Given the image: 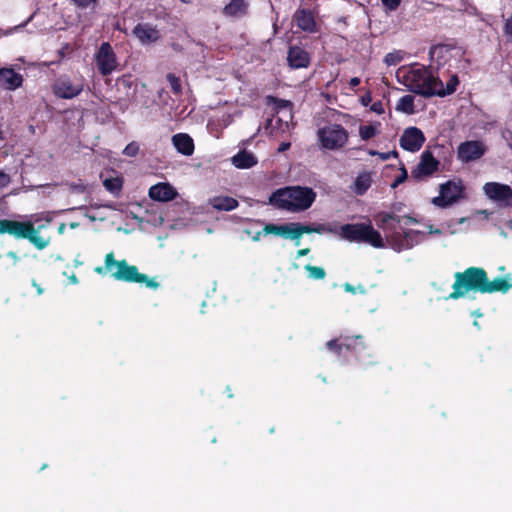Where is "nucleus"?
Listing matches in <instances>:
<instances>
[{"label":"nucleus","mask_w":512,"mask_h":512,"mask_svg":"<svg viewBox=\"0 0 512 512\" xmlns=\"http://www.w3.org/2000/svg\"><path fill=\"white\" fill-rule=\"evenodd\" d=\"M326 347L345 362H350L354 359L363 367H369L377 363L375 356L360 335L340 336L328 341Z\"/></svg>","instance_id":"1"},{"label":"nucleus","mask_w":512,"mask_h":512,"mask_svg":"<svg viewBox=\"0 0 512 512\" xmlns=\"http://www.w3.org/2000/svg\"><path fill=\"white\" fill-rule=\"evenodd\" d=\"M315 198L316 193L310 187L287 186L274 191L269 202L278 209L294 213L309 209Z\"/></svg>","instance_id":"2"},{"label":"nucleus","mask_w":512,"mask_h":512,"mask_svg":"<svg viewBox=\"0 0 512 512\" xmlns=\"http://www.w3.org/2000/svg\"><path fill=\"white\" fill-rule=\"evenodd\" d=\"M95 272L110 275L117 281L127 283H144L146 287L156 290L160 284L153 278H149L146 274L140 273L135 265H130L125 259L116 260L114 253L110 252L105 256V266L96 267Z\"/></svg>","instance_id":"3"},{"label":"nucleus","mask_w":512,"mask_h":512,"mask_svg":"<svg viewBox=\"0 0 512 512\" xmlns=\"http://www.w3.org/2000/svg\"><path fill=\"white\" fill-rule=\"evenodd\" d=\"M487 272L482 267L471 266L463 272H456L455 281L452 285L453 291L448 299H459L469 292H479L484 294V284Z\"/></svg>","instance_id":"4"},{"label":"nucleus","mask_w":512,"mask_h":512,"mask_svg":"<svg viewBox=\"0 0 512 512\" xmlns=\"http://www.w3.org/2000/svg\"><path fill=\"white\" fill-rule=\"evenodd\" d=\"M404 84L409 91L430 98L437 93L436 87L441 86V80L433 75L429 67L419 66L413 67L407 72Z\"/></svg>","instance_id":"5"},{"label":"nucleus","mask_w":512,"mask_h":512,"mask_svg":"<svg viewBox=\"0 0 512 512\" xmlns=\"http://www.w3.org/2000/svg\"><path fill=\"white\" fill-rule=\"evenodd\" d=\"M9 234L17 239H27L38 250H43L49 245V239L38 234L31 221H16L11 219H0V234Z\"/></svg>","instance_id":"6"},{"label":"nucleus","mask_w":512,"mask_h":512,"mask_svg":"<svg viewBox=\"0 0 512 512\" xmlns=\"http://www.w3.org/2000/svg\"><path fill=\"white\" fill-rule=\"evenodd\" d=\"M340 230L341 236L350 242L367 243L375 248L385 246L381 234L371 223L344 224Z\"/></svg>","instance_id":"7"},{"label":"nucleus","mask_w":512,"mask_h":512,"mask_svg":"<svg viewBox=\"0 0 512 512\" xmlns=\"http://www.w3.org/2000/svg\"><path fill=\"white\" fill-rule=\"evenodd\" d=\"M466 198V187L461 178H454L439 185V195L432 198L434 206L446 209Z\"/></svg>","instance_id":"8"},{"label":"nucleus","mask_w":512,"mask_h":512,"mask_svg":"<svg viewBox=\"0 0 512 512\" xmlns=\"http://www.w3.org/2000/svg\"><path fill=\"white\" fill-rule=\"evenodd\" d=\"M85 80L82 76L71 78L63 74L57 77L51 85L54 96L58 99H73L78 97L84 90Z\"/></svg>","instance_id":"9"},{"label":"nucleus","mask_w":512,"mask_h":512,"mask_svg":"<svg viewBox=\"0 0 512 512\" xmlns=\"http://www.w3.org/2000/svg\"><path fill=\"white\" fill-rule=\"evenodd\" d=\"M378 226L384 231H388L387 240L393 250L400 252L402 250H408L409 244L405 242V233L397 231L396 226L390 222L400 223L402 217L394 213H380L378 215Z\"/></svg>","instance_id":"10"},{"label":"nucleus","mask_w":512,"mask_h":512,"mask_svg":"<svg viewBox=\"0 0 512 512\" xmlns=\"http://www.w3.org/2000/svg\"><path fill=\"white\" fill-rule=\"evenodd\" d=\"M348 131L340 124H329L318 130V138L323 148L338 150L348 141Z\"/></svg>","instance_id":"11"},{"label":"nucleus","mask_w":512,"mask_h":512,"mask_svg":"<svg viewBox=\"0 0 512 512\" xmlns=\"http://www.w3.org/2000/svg\"><path fill=\"white\" fill-rule=\"evenodd\" d=\"M440 161L430 150H425L420 156L419 163L412 169L411 177L416 181L426 180L439 171Z\"/></svg>","instance_id":"12"},{"label":"nucleus","mask_w":512,"mask_h":512,"mask_svg":"<svg viewBox=\"0 0 512 512\" xmlns=\"http://www.w3.org/2000/svg\"><path fill=\"white\" fill-rule=\"evenodd\" d=\"M483 190L489 199L499 203L501 207L508 208L512 206V188L509 185L488 182L484 185Z\"/></svg>","instance_id":"13"},{"label":"nucleus","mask_w":512,"mask_h":512,"mask_svg":"<svg viewBox=\"0 0 512 512\" xmlns=\"http://www.w3.org/2000/svg\"><path fill=\"white\" fill-rule=\"evenodd\" d=\"M96 63L102 76L110 75L117 68L116 55L108 42L101 44L96 55Z\"/></svg>","instance_id":"14"},{"label":"nucleus","mask_w":512,"mask_h":512,"mask_svg":"<svg viewBox=\"0 0 512 512\" xmlns=\"http://www.w3.org/2000/svg\"><path fill=\"white\" fill-rule=\"evenodd\" d=\"M485 152L486 147L481 141H465L457 147V158L462 163H469L480 159Z\"/></svg>","instance_id":"15"},{"label":"nucleus","mask_w":512,"mask_h":512,"mask_svg":"<svg viewBox=\"0 0 512 512\" xmlns=\"http://www.w3.org/2000/svg\"><path fill=\"white\" fill-rule=\"evenodd\" d=\"M264 235L273 234L281 236L286 239L296 240V245H299L301 237L298 222H290L286 224L269 223L263 227Z\"/></svg>","instance_id":"16"},{"label":"nucleus","mask_w":512,"mask_h":512,"mask_svg":"<svg viewBox=\"0 0 512 512\" xmlns=\"http://www.w3.org/2000/svg\"><path fill=\"white\" fill-rule=\"evenodd\" d=\"M426 138L424 133L417 127H408L400 137V147L409 152H417L421 149Z\"/></svg>","instance_id":"17"},{"label":"nucleus","mask_w":512,"mask_h":512,"mask_svg":"<svg viewBox=\"0 0 512 512\" xmlns=\"http://www.w3.org/2000/svg\"><path fill=\"white\" fill-rule=\"evenodd\" d=\"M287 63L291 69H302L310 66L311 56L305 48L291 45L287 52Z\"/></svg>","instance_id":"18"},{"label":"nucleus","mask_w":512,"mask_h":512,"mask_svg":"<svg viewBox=\"0 0 512 512\" xmlns=\"http://www.w3.org/2000/svg\"><path fill=\"white\" fill-rule=\"evenodd\" d=\"M293 22L304 32L315 33L317 31L314 15L309 9H297L293 15Z\"/></svg>","instance_id":"19"},{"label":"nucleus","mask_w":512,"mask_h":512,"mask_svg":"<svg viewBox=\"0 0 512 512\" xmlns=\"http://www.w3.org/2000/svg\"><path fill=\"white\" fill-rule=\"evenodd\" d=\"M23 76L14 71L13 68H0V87L5 90L14 91L23 84Z\"/></svg>","instance_id":"20"},{"label":"nucleus","mask_w":512,"mask_h":512,"mask_svg":"<svg viewBox=\"0 0 512 512\" xmlns=\"http://www.w3.org/2000/svg\"><path fill=\"white\" fill-rule=\"evenodd\" d=\"M148 195L154 201L168 202L176 198L177 191L169 183H158L150 187Z\"/></svg>","instance_id":"21"},{"label":"nucleus","mask_w":512,"mask_h":512,"mask_svg":"<svg viewBox=\"0 0 512 512\" xmlns=\"http://www.w3.org/2000/svg\"><path fill=\"white\" fill-rule=\"evenodd\" d=\"M511 275L507 274L503 277H496L492 281L489 280L488 274L485 278L484 294H492L496 292L507 293L512 288L510 283Z\"/></svg>","instance_id":"22"},{"label":"nucleus","mask_w":512,"mask_h":512,"mask_svg":"<svg viewBox=\"0 0 512 512\" xmlns=\"http://www.w3.org/2000/svg\"><path fill=\"white\" fill-rule=\"evenodd\" d=\"M133 34L141 43L156 42L160 38V32L148 23H138L133 29Z\"/></svg>","instance_id":"23"},{"label":"nucleus","mask_w":512,"mask_h":512,"mask_svg":"<svg viewBox=\"0 0 512 512\" xmlns=\"http://www.w3.org/2000/svg\"><path fill=\"white\" fill-rule=\"evenodd\" d=\"M249 2L247 0H230L222 9L226 17L242 18L248 14Z\"/></svg>","instance_id":"24"},{"label":"nucleus","mask_w":512,"mask_h":512,"mask_svg":"<svg viewBox=\"0 0 512 512\" xmlns=\"http://www.w3.org/2000/svg\"><path fill=\"white\" fill-rule=\"evenodd\" d=\"M172 142L176 150L185 156H191L194 153V141L186 133H178L172 137Z\"/></svg>","instance_id":"25"},{"label":"nucleus","mask_w":512,"mask_h":512,"mask_svg":"<svg viewBox=\"0 0 512 512\" xmlns=\"http://www.w3.org/2000/svg\"><path fill=\"white\" fill-rule=\"evenodd\" d=\"M456 48V43H440L430 48L429 55L432 59L436 57L438 65H444L448 60V54Z\"/></svg>","instance_id":"26"},{"label":"nucleus","mask_w":512,"mask_h":512,"mask_svg":"<svg viewBox=\"0 0 512 512\" xmlns=\"http://www.w3.org/2000/svg\"><path fill=\"white\" fill-rule=\"evenodd\" d=\"M209 204L219 211H232L239 205L238 201L230 196H215L209 200Z\"/></svg>","instance_id":"27"},{"label":"nucleus","mask_w":512,"mask_h":512,"mask_svg":"<svg viewBox=\"0 0 512 512\" xmlns=\"http://www.w3.org/2000/svg\"><path fill=\"white\" fill-rule=\"evenodd\" d=\"M232 163L239 169H249L257 164V158L251 152L242 150L233 156Z\"/></svg>","instance_id":"28"},{"label":"nucleus","mask_w":512,"mask_h":512,"mask_svg":"<svg viewBox=\"0 0 512 512\" xmlns=\"http://www.w3.org/2000/svg\"><path fill=\"white\" fill-rule=\"evenodd\" d=\"M372 183L371 175L368 172L360 173L354 182V192L357 195H364Z\"/></svg>","instance_id":"29"},{"label":"nucleus","mask_w":512,"mask_h":512,"mask_svg":"<svg viewBox=\"0 0 512 512\" xmlns=\"http://www.w3.org/2000/svg\"><path fill=\"white\" fill-rule=\"evenodd\" d=\"M458 84L459 79L457 75H453L446 83V86H444L443 82L441 81V86L436 87L437 93H435V96L445 97L447 95L453 94L456 91Z\"/></svg>","instance_id":"30"},{"label":"nucleus","mask_w":512,"mask_h":512,"mask_svg":"<svg viewBox=\"0 0 512 512\" xmlns=\"http://www.w3.org/2000/svg\"><path fill=\"white\" fill-rule=\"evenodd\" d=\"M396 110L403 112L407 115L414 114L416 112L415 105H414V96H412V95L402 96L396 104Z\"/></svg>","instance_id":"31"},{"label":"nucleus","mask_w":512,"mask_h":512,"mask_svg":"<svg viewBox=\"0 0 512 512\" xmlns=\"http://www.w3.org/2000/svg\"><path fill=\"white\" fill-rule=\"evenodd\" d=\"M105 189L113 194L121 191L123 180L120 177L108 178L103 181Z\"/></svg>","instance_id":"32"},{"label":"nucleus","mask_w":512,"mask_h":512,"mask_svg":"<svg viewBox=\"0 0 512 512\" xmlns=\"http://www.w3.org/2000/svg\"><path fill=\"white\" fill-rule=\"evenodd\" d=\"M305 270L308 272V277L315 280H322L326 276V272L324 268L319 266H313L310 264H307L305 266Z\"/></svg>","instance_id":"33"},{"label":"nucleus","mask_w":512,"mask_h":512,"mask_svg":"<svg viewBox=\"0 0 512 512\" xmlns=\"http://www.w3.org/2000/svg\"><path fill=\"white\" fill-rule=\"evenodd\" d=\"M166 79L170 84L171 91L173 92V94H175L177 96L181 95L182 94V85H181L180 78L177 77L173 73H168L166 76Z\"/></svg>","instance_id":"34"},{"label":"nucleus","mask_w":512,"mask_h":512,"mask_svg":"<svg viewBox=\"0 0 512 512\" xmlns=\"http://www.w3.org/2000/svg\"><path fill=\"white\" fill-rule=\"evenodd\" d=\"M404 233L405 242L409 244V249L418 244L420 237L422 236V232L418 230L409 229L405 230Z\"/></svg>","instance_id":"35"},{"label":"nucleus","mask_w":512,"mask_h":512,"mask_svg":"<svg viewBox=\"0 0 512 512\" xmlns=\"http://www.w3.org/2000/svg\"><path fill=\"white\" fill-rule=\"evenodd\" d=\"M377 133L378 131L374 125H361L359 127V135L362 140H369L376 136Z\"/></svg>","instance_id":"36"},{"label":"nucleus","mask_w":512,"mask_h":512,"mask_svg":"<svg viewBox=\"0 0 512 512\" xmlns=\"http://www.w3.org/2000/svg\"><path fill=\"white\" fill-rule=\"evenodd\" d=\"M139 152V144L135 141L130 142L126 145L123 150V154L128 157H135Z\"/></svg>","instance_id":"37"},{"label":"nucleus","mask_w":512,"mask_h":512,"mask_svg":"<svg viewBox=\"0 0 512 512\" xmlns=\"http://www.w3.org/2000/svg\"><path fill=\"white\" fill-rule=\"evenodd\" d=\"M298 227H299V231H300V235L302 236L303 234H311V233H320L322 228L321 227H313L312 225H309V224H302V223H299L298 222Z\"/></svg>","instance_id":"38"},{"label":"nucleus","mask_w":512,"mask_h":512,"mask_svg":"<svg viewBox=\"0 0 512 512\" xmlns=\"http://www.w3.org/2000/svg\"><path fill=\"white\" fill-rule=\"evenodd\" d=\"M369 154L372 156L377 155L383 161L389 160L392 157H394V158L398 157V152L396 150L389 151V152L370 151Z\"/></svg>","instance_id":"39"},{"label":"nucleus","mask_w":512,"mask_h":512,"mask_svg":"<svg viewBox=\"0 0 512 512\" xmlns=\"http://www.w3.org/2000/svg\"><path fill=\"white\" fill-rule=\"evenodd\" d=\"M503 34L508 41H512V16L505 20L503 25Z\"/></svg>","instance_id":"40"},{"label":"nucleus","mask_w":512,"mask_h":512,"mask_svg":"<svg viewBox=\"0 0 512 512\" xmlns=\"http://www.w3.org/2000/svg\"><path fill=\"white\" fill-rule=\"evenodd\" d=\"M407 177H408L407 170L405 169V167H404V166H402V168H401V174H400V175H398V176L394 179L393 183L391 184V187H392V188H396L398 185H400L401 183H403V182L407 179Z\"/></svg>","instance_id":"41"},{"label":"nucleus","mask_w":512,"mask_h":512,"mask_svg":"<svg viewBox=\"0 0 512 512\" xmlns=\"http://www.w3.org/2000/svg\"><path fill=\"white\" fill-rule=\"evenodd\" d=\"M384 61L387 65H396L401 61V57L395 53H388Z\"/></svg>","instance_id":"42"},{"label":"nucleus","mask_w":512,"mask_h":512,"mask_svg":"<svg viewBox=\"0 0 512 512\" xmlns=\"http://www.w3.org/2000/svg\"><path fill=\"white\" fill-rule=\"evenodd\" d=\"M382 3L388 10L394 11L399 7L401 0H382Z\"/></svg>","instance_id":"43"},{"label":"nucleus","mask_w":512,"mask_h":512,"mask_svg":"<svg viewBox=\"0 0 512 512\" xmlns=\"http://www.w3.org/2000/svg\"><path fill=\"white\" fill-rule=\"evenodd\" d=\"M77 7L85 9L98 0H71Z\"/></svg>","instance_id":"44"},{"label":"nucleus","mask_w":512,"mask_h":512,"mask_svg":"<svg viewBox=\"0 0 512 512\" xmlns=\"http://www.w3.org/2000/svg\"><path fill=\"white\" fill-rule=\"evenodd\" d=\"M370 110L377 114H383L384 113L383 103L381 101H376V102L372 103V105L370 106Z\"/></svg>","instance_id":"45"},{"label":"nucleus","mask_w":512,"mask_h":512,"mask_svg":"<svg viewBox=\"0 0 512 512\" xmlns=\"http://www.w3.org/2000/svg\"><path fill=\"white\" fill-rule=\"evenodd\" d=\"M8 181V176L4 172L0 171V187L5 186Z\"/></svg>","instance_id":"46"},{"label":"nucleus","mask_w":512,"mask_h":512,"mask_svg":"<svg viewBox=\"0 0 512 512\" xmlns=\"http://www.w3.org/2000/svg\"><path fill=\"white\" fill-rule=\"evenodd\" d=\"M360 79L358 77H353L349 81V85L351 88H355L360 84Z\"/></svg>","instance_id":"47"},{"label":"nucleus","mask_w":512,"mask_h":512,"mask_svg":"<svg viewBox=\"0 0 512 512\" xmlns=\"http://www.w3.org/2000/svg\"><path fill=\"white\" fill-rule=\"evenodd\" d=\"M290 145H291V144H290L289 142H282V143L279 145V147H278V151H279V152H284V151H286L287 149H289V148H290Z\"/></svg>","instance_id":"48"},{"label":"nucleus","mask_w":512,"mask_h":512,"mask_svg":"<svg viewBox=\"0 0 512 512\" xmlns=\"http://www.w3.org/2000/svg\"><path fill=\"white\" fill-rule=\"evenodd\" d=\"M310 252V249L309 248H303V249H300L297 251V257H303V256H306L308 255Z\"/></svg>","instance_id":"49"},{"label":"nucleus","mask_w":512,"mask_h":512,"mask_svg":"<svg viewBox=\"0 0 512 512\" xmlns=\"http://www.w3.org/2000/svg\"><path fill=\"white\" fill-rule=\"evenodd\" d=\"M344 289H345V291L350 292L352 294H355V292H356L355 287L349 283H346L344 285Z\"/></svg>","instance_id":"50"},{"label":"nucleus","mask_w":512,"mask_h":512,"mask_svg":"<svg viewBox=\"0 0 512 512\" xmlns=\"http://www.w3.org/2000/svg\"><path fill=\"white\" fill-rule=\"evenodd\" d=\"M370 101H371L370 95H366L361 98V102L364 106H367L370 103Z\"/></svg>","instance_id":"51"},{"label":"nucleus","mask_w":512,"mask_h":512,"mask_svg":"<svg viewBox=\"0 0 512 512\" xmlns=\"http://www.w3.org/2000/svg\"><path fill=\"white\" fill-rule=\"evenodd\" d=\"M262 234H264L263 229L261 231L256 232L252 236V240L255 241V242L259 241Z\"/></svg>","instance_id":"52"},{"label":"nucleus","mask_w":512,"mask_h":512,"mask_svg":"<svg viewBox=\"0 0 512 512\" xmlns=\"http://www.w3.org/2000/svg\"><path fill=\"white\" fill-rule=\"evenodd\" d=\"M32 284H33V286L36 288V290H37V294H38V295H40V294H42V293H43V289L41 288V286H40L39 284H37V283H36V281H35V280H33V283H32Z\"/></svg>","instance_id":"53"},{"label":"nucleus","mask_w":512,"mask_h":512,"mask_svg":"<svg viewBox=\"0 0 512 512\" xmlns=\"http://www.w3.org/2000/svg\"><path fill=\"white\" fill-rule=\"evenodd\" d=\"M478 213L485 215L486 218H488V216L490 215V212H488L487 210H480L478 211Z\"/></svg>","instance_id":"54"},{"label":"nucleus","mask_w":512,"mask_h":512,"mask_svg":"<svg viewBox=\"0 0 512 512\" xmlns=\"http://www.w3.org/2000/svg\"><path fill=\"white\" fill-rule=\"evenodd\" d=\"M225 392L227 393V396H228L229 398H232V397H233V394L231 393V389H230V387H229V386H227V388H226V391H225Z\"/></svg>","instance_id":"55"},{"label":"nucleus","mask_w":512,"mask_h":512,"mask_svg":"<svg viewBox=\"0 0 512 512\" xmlns=\"http://www.w3.org/2000/svg\"><path fill=\"white\" fill-rule=\"evenodd\" d=\"M280 102L282 103V106H290L291 105V103L289 101L280 100Z\"/></svg>","instance_id":"56"},{"label":"nucleus","mask_w":512,"mask_h":512,"mask_svg":"<svg viewBox=\"0 0 512 512\" xmlns=\"http://www.w3.org/2000/svg\"><path fill=\"white\" fill-rule=\"evenodd\" d=\"M8 256L11 258H16V253L11 251L8 253Z\"/></svg>","instance_id":"57"},{"label":"nucleus","mask_w":512,"mask_h":512,"mask_svg":"<svg viewBox=\"0 0 512 512\" xmlns=\"http://www.w3.org/2000/svg\"><path fill=\"white\" fill-rule=\"evenodd\" d=\"M406 219L409 221V222H416L415 219H413L412 217L410 216H406Z\"/></svg>","instance_id":"58"},{"label":"nucleus","mask_w":512,"mask_h":512,"mask_svg":"<svg viewBox=\"0 0 512 512\" xmlns=\"http://www.w3.org/2000/svg\"><path fill=\"white\" fill-rule=\"evenodd\" d=\"M64 227H65V224H64V223H62V224L60 225V227H59V231H60V232H62V231H63V229H64Z\"/></svg>","instance_id":"59"},{"label":"nucleus","mask_w":512,"mask_h":512,"mask_svg":"<svg viewBox=\"0 0 512 512\" xmlns=\"http://www.w3.org/2000/svg\"><path fill=\"white\" fill-rule=\"evenodd\" d=\"M508 226H509V228H511V229H512V220H510V221L508 222Z\"/></svg>","instance_id":"60"},{"label":"nucleus","mask_w":512,"mask_h":512,"mask_svg":"<svg viewBox=\"0 0 512 512\" xmlns=\"http://www.w3.org/2000/svg\"><path fill=\"white\" fill-rule=\"evenodd\" d=\"M71 281H76V276H73V278H71Z\"/></svg>","instance_id":"61"},{"label":"nucleus","mask_w":512,"mask_h":512,"mask_svg":"<svg viewBox=\"0 0 512 512\" xmlns=\"http://www.w3.org/2000/svg\"><path fill=\"white\" fill-rule=\"evenodd\" d=\"M71 281H76V276H73V278H71Z\"/></svg>","instance_id":"62"}]
</instances>
